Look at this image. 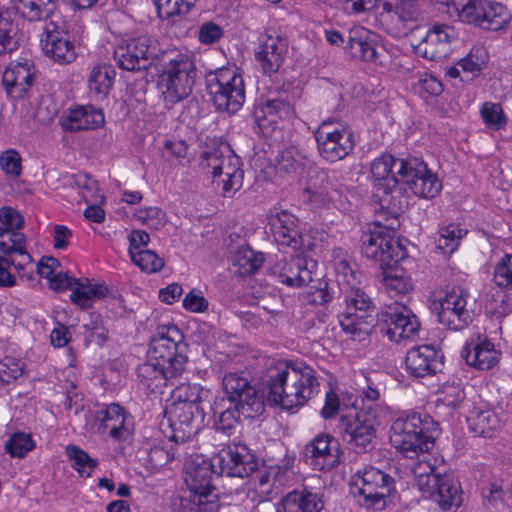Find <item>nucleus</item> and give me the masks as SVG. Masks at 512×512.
Here are the masks:
<instances>
[{
  "label": "nucleus",
  "mask_w": 512,
  "mask_h": 512,
  "mask_svg": "<svg viewBox=\"0 0 512 512\" xmlns=\"http://www.w3.org/2000/svg\"><path fill=\"white\" fill-rule=\"evenodd\" d=\"M305 455L314 469H331L339 463L338 441L328 434L317 435L306 445Z\"/></svg>",
  "instance_id": "obj_26"
},
{
  "label": "nucleus",
  "mask_w": 512,
  "mask_h": 512,
  "mask_svg": "<svg viewBox=\"0 0 512 512\" xmlns=\"http://www.w3.org/2000/svg\"><path fill=\"white\" fill-rule=\"evenodd\" d=\"M467 234V230L459 224L451 223L440 228L437 247L444 253H452L459 246L460 240Z\"/></svg>",
  "instance_id": "obj_53"
},
{
  "label": "nucleus",
  "mask_w": 512,
  "mask_h": 512,
  "mask_svg": "<svg viewBox=\"0 0 512 512\" xmlns=\"http://www.w3.org/2000/svg\"><path fill=\"white\" fill-rule=\"evenodd\" d=\"M346 48L351 57L365 62H376L379 59L381 49L377 44L375 35L361 26L349 30Z\"/></svg>",
  "instance_id": "obj_29"
},
{
  "label": "nucleus",
  "mask_w": 512,
  "mask_h": 512,
  "mask_svg": "<svg viewBox=\"0 0 512 512\" xmlns=\"http://www.w3.org/2000/svg\"><path fill=\"white\" fill-rule=\"evenodd\" d=\"M66 452L72 462V467L78 471L80 476H91L94 468L98 465L96 459L91 458L87 452L74 445L68 446Z\"/></svg>",
  "instance_id": "obj_54"
},
{
  "label": "nucleus",
  "mask_w": 512,
  "mask_h": 512,
  "mask_svg": "<svg viewBox=\"0 0 512 512\" xmlns=\"http://www.w3.org/2000/svg\"><path fill=\"white\" fill-rule=\"evenodd\" d=\"M420 455L421 458L412 467V473L418 489L423 493H431L441 474L436 473V467L432 464V457L428 452L419 453Z\"/></svg>",
  "instance_id": "obj_43"
},
{
  "label": "nucleus",
  "mask_w": 512,
  "mask_h": 512,
  "mask_svg": "<svg viewBox=\"0 0 512 512\" xmlns=\"http://www.w3.org/2000/svg\"><path fill=\"white\" fill-rule=\"evenodd\" d=\"M465 399L464 389L460 384L445 383L437 396V406H445L453 410L458 409Z\"/></svg>",
  "instance_id": "obj_55"
},
{
  "label": "nucleus",
  "mask_w": 512,
  "mask_h": 512,
  "mask_svg": "<svg viewBox=\"0 0 512 512\" xmlns=\"http://www.w3.org/2000/svg\"><path fill=\"white\" fill-rule=\"evenodd\" d=\"M468 293L460 288L447 291L435 303L438 320L452 330L465 328L473 318L472 310L468 308Z\"/></svg>",
  "instance_id": "obj_17"
},
{
  "label": "nucleus",
  "mask_w": 512,
  "mask_h": 512,
  "mask_svg": "<svg viewBox=\"0 0 512 512\" xmlns=\"http://www.w3.org/2000/svg\"><path fill=\"white\" fill-rule=\"evenodd\" d=\"M381 268L380 282L390 297H401L412 292V279L403 267L389 263Z\"/></svg>",
  "instance_id": "obj_36"
},
{
  "label": "nucleus",
  "mask_w": 512,
  "mask_h": 512,
  "mask_svg": "<svg viewBox=\"0 0 512 512\" xmlns=\"http://www.w3.org/2000/svg\"><path fill=\"white\" fill-rule=\"evenodd\" d=\"M417 16L418 6L414 0H395L384 4L381 19L387 32L398 37L406 34Z\"/></svg>",
  "instance_id": "obj_22"
},
{
  "label": "nucleus",
  "mask_w": 512,
  "mask_h": 512,
  "mask_svg": "<svg viewBox=\"0 0 512 512\" xmlns=\"http://www.w3.org/2000/svg\"><path fill=\"white\" fill-rule=\"evenodd\" d=\"M453 37L452 27L441 24L434 25L415 46L416 53L426 59L440 61L448 56Z\"/></svg>",
  "instance_id": "obj_25"
},
{
  "label": "nucleus",
  "mask_w": 512,
  "mask_h": 512,
  "mask_svg": "<svg viewBox=\"0 0 512 512\" xmlns=\"http://www.w3.org/2000/svg\"><path fill=\"white\" fill-rule=\"evenodd\" d=\"M134 218L149 229L158 230L166 223V214L159 207L140 208L134 213Z\"/></svg>",
  "instance_id": "obj_60"
},
{
  "label": "nucleus",
  "mask_w": 512,
  "mask_h": 512,
  "mask_svg": "<svg viewBox=\"0 0 512 512\" xmlns=\"http://www.w3.org/2000/svg\"><path fill=\"white\" fill-rule=\"evenodd\" d=\"M161 17L185 15L195 6L197 0H152Z\"/></svg>",
  "instance_id": "obj_57"
},
{
  "label": "nucleus",
  "mask_w": 512,
  "mask_h": 512,
  "mask_svg": "<svg viewBox=\"0 0 512 512\" xmlns=\"http://www.w3.org/2000/svg\"><path fill=\"white\" fill-rule=\"evenodd\" d=\"M489 61L488 51L481 45L473 46L469 53L458 61L459 67L462 69V73L466 74V77L473 79L480 75L482 70L487 66Z\"/></svg>",
  "instance_id": "obj_50"
},
{
  "label": "nucleus",
  "mask_w": 512,
  "mask_h": 512,
  "mask_svg": "<svg viewBox=\"0 0 512 512\" xmlns=\"http://www.w3.org/2000/svg\"><path fill=\"white\" fill-rule=\"evenodd\" d=\"M170 368L148 356V360L138 367V376L141 382L151 391L160 389L178 378L180 375H170Z\"/></svg>",
  "instance_id": "obj_41"
},
{
  "label": "nucleus",
  "mask_w": 512,
  "mask_h": 512,
  "mask_svg": "<svg viewBox=\"0 0 512 512\" xmlns=\"http://www.w3.org/2000/svg\"><path fill=\"white\" fill-rule=\"evenodd\" d=\"M231 155H235L227 143H220L216 147H212L202 153L201 166L203 169H211V175L213 182L226 168L227 159H230Z\"/></svg>",
  "instance_id": "obj_46"
},
{
  "label": "nucleus",
  "mask_w": 512,
  "mask_h": 512,
  "mask_svg": "<svg viewBox=\"0 0 512 512\" xmlns=\"http://www.w3.org/2000/svg\"><path fill=\"white\" fill-rule=\"evenodd\" d=\"M71 301L82 309L90 308L94 301L104 298L108 289L105 285L93 282L88 278L76 279L71 277L70 285Z\"/></svg>",
  "instance_id": "obj_38"
},
{
  "label": "nucleus",
  "mask_w": 512,
  "mask_h": 512,
  "mask_svg": "<svg viewBox=\"0 0 512 512\" xmlns=\"http://www.w3.org/2000/svg\"><path fill=\"white\" fill-rule=\"evenodd\" d=\"M431 497L442 511H453L462 504V488L458 480L450 475H441L431 493Z\"/></svg>",
  "instance_id": "obj_32"
},
{
  "label": "nucleus",
  "mask_w": 512,
  "mask_h": 512,
  "mask_svg": "<svg viewBox=\"0 0 512 512\" xmlns=\"http://www.w3.org/2000/svg\"><path fill=\"white\" fill-rule=\"evenodd\" d=\"M293 108L289 102L282 99H269L255 106L254 117L260 129L276 125L279 120L289 119Z\"/></svg>",
  "instance_id": "obj_37"
},
{
  "label": "nucleus",
  "mask_w": 512,
  "mask_h": 512,
  "mask_svg": "<svg viewBox=\"0 0 512 512\" xmlns=\"http://www.w3.org/2000/svg\"><path fill=\"white\" fill-rule=\"evenodd\" d=\"M461 355L469 366L478 370H489L498 363L501 353L491 341L483 339L467 343Z\"/></svg>",
  "instance_id": "obj_31"
},
{
  "label": "nucleus",
  "mask_w": 512,
  "mask_h": 512,
  "mask_svg": "<svg viewBox=\"0 0 512 512\" xmlns=\"http://www.w3.org/2000/svg\"><path fill=\"white\" fill-rule=\"evenodd\" d=\"M404 178L411 191L418 197L435 198L442 190V183L435 173L428 169L427 164L416 157H409L404 163Z\"/></svg>",
  "instance_id": "obj_19"
},
{
  "label": "nucleus",
  "mask_w": 512,
  "mask_h": 512,
  "mask_svg": "<svg viewBox=\"0 0 512 512\" xmlns=\"http://www.w3.org/2000/svg\"><path fill=\"white\" fill-rule=\"evenodd\" d=\"M43 53L59 63H71L76 58L74 44L70 41L66 21L55 17L45 23L40 38Z\"/></svg>",
  "instance_id": "obj_15"
},
{
  "label": "nucleus",
  "mask_w": 512,
  "mask_h": 512,
  "mask_svg": "<svg viewBox=\"0 0 512 512\" xmlns=\"http://www.w3.org/2000/svg\"><path fill=\"white\" fill-rule=\"evenodd\" d=\"M102 110L93 106H80L70 109L61 119V127L65 131L76 132L80 130L96 129L104 124Z\"/></svg>",
  "instance_id": "obj_34"
},
{
  "label": "nucleus",
  "mask_w": 512,
  "mask_h": 512,
  "mask_svg": "<svg viewBox=\"0 0 512 512\" xmlns=\"http://www.w3.org/2000/svg\"><path fill=\"white\" fill-rule=\"evenodd\" d=\"M212 393L209 389L199 384H181L177 386L171 395L173 402L204 406L210 402Z\"/></svg>",
  "instance_id": "obj_49"
},
{
  "label": "nucleus",
  "mask_w": 512,
  "mask_h": 512,
  "mask_svg": "<svg viewBox=\"0 0 512 512\" xmlns=\"http://www.w3.org/2000/svg\"><path fill=\"white\" fill-rule=\"evenodd\" d=\"M167 413L173 431L171 438L175 443H185L197 433L204 418V406L172 401Z\"/></svg>",
  "instance_id": "obj_18"
},
{
  "label": "nucleus",
  "mask_w": 512,
  "mask_h": 512,
  "mask_svg": "<svg viewBox=\"0 0 512 512\" xmlns=\"http://www.w3.org/2000/svg\"><path fill=\"white\" fill-rule=\"evenodd\" d=\"M319 155L329 163L346 158L355 147L352 129L343 121L326 119L314 132Z\"/></svg>",
  "instance_id": "obj_9"
},
{
  "label": "nucleus",
  "mask_w": 512,
  "mask_h": 512,
  "mask_svg": "<svg viewBox=\"0 0 512 512\" xmlns=\"http://www.w3.org/2000/svg\"><path fill=\"white\" fill-rule=\"evenodd\" d=\"M480 113L483 122L489 129L500 130L506 125V117L498 104L490 102L484 103Z\"/></svg>",
  "instance_id": "obj_63"
},
{
  "label": "nucleus",
  "mask_w": 512,
  "mask_h": 512,
  "mask_svg": "<svg viewBox=\"0 0 512 512\" xmlns=\"http://www.w3.org/2000/svg\"><path fill=\"white\" fill-rule=\"evenodd\" d=\"M185 483L190 491L191 512H218L219 505L212 484L214 465L203 455L191 456L184 464Z\"/></svg>",
  "instance_id": "obj_4"
},
{
  "label": "nucleus",
  "mask_w": 512,
  "mask_h": 512,
  "mask_svg": "<svg viewBox=\"0 0 512 512\" xmlns=\"http://www.w3.org/2000/svg\"><path fill=\"white\" fill-rule=\"evenodd\" d=\"M321 496L307 488L293 490L277 504L276 512H320L323 509Z\"/></svg>",
  "instance_id": "obj_35"
},
{
  "label": "nucleus",
  "mask_w": 512,
  "mask_h": 512,
  "mask_svg": "<svg viewBox=\"0 0 512 512\" xmlns=\"http://www.w3.org/2000/svg\"><path fill=\"white\" fill-rule=\"evenodd\" d=\"M317 262L304 256H295L282 260L273 267V273L279 281L290 287H302L313 280Z\"/></svg>",
  "instance_id": "obj_23"
},
{
  "label": "nucleus",
  "mask_w": 512,
  "mask_h": 512,
  "mask_svg": "<svg viewBox=\"0 0 512 512\" xmlns=\"http://www.w3.org/2000/svg\"><path fill=\"white\" fill-rule=\"evenodd\" d=\"M24 224L22 215L11 207L0 209V251L4 254L22 249L26 244L25 235L21 232Z\"/></svg>",
  "instance_id": "obj_24"
},
{
  "label": "nucleus",
  "mask_w": 512,
  "mask_h": 512,
  "mask_svg": "<svg viewBox=\"0 0 512 512\" xmlns=\"http://www.w3.org/2000/svg\"><path fill=\"white\" fill-rule=\"evenodd\" d=\"M362 251L367 258L381 263H397L404 257V251L394 229L375 224L362 236Z\"/></svg>",
  "instance_id": "obj_14"
},
{
  "label": "nucleus",
  "mask_w": 512,
  "mask_h": 512,
  "mask_svg": "<svg viewBox=\"0 0 512 512\" xmlns=\"http://www.w3.org/2000/svg\"><path fill=\"white\" fill-rule=\"evenodd\" d=\"M482 503L489 511H497L503 505L505 491L500 481L490 482L481 491Z\"/></svg>",
  "instance_id": "obj_59"
},
{
  "label": "nucleus",
  "mask_w": 512,
  "mask_h": 512,
  "mask_svg": "<svg viewBox=\"0 0 512 512\" xmlns=\"http://www.w3.org/2000/svg\"><path fill=\"white\" fill-rule=\"evenodd\" d=\"M130 257L135 265L147 273L158 272L164 266V260L152 250L145 249L136 251L133 255H130Z\"/></svg>",
  "instance_id": "obj_61"
},
{
  "label": "nucleus",
  "mask_w": 512,
  "mask_h": 512,
  "mask_svg": "<svg viewBox=\"0 0 512 512\" xmlns=\"http://www.w3.org/2000/svg\"><path fill=\"white\" fill-rule=\"evenodd\" d=\"M404 163H408V158L400 159L383 153L375 158L370 165L374 197L378 199L381 207L391 209L394 213L402 210L400 191L397 185L404 178Z\"/></svg>",
  "instance_id": "obj_5"
},
{
  "label": "nucleus",
  "mask_w": 512,
  "mask_h": 512,
  "mask_svg": "<svg viewBox=\"0 0 512 512\" xmlns=\"http://www.w3.org/2000/svg\"><path fill=\"white\" fill-rule=\"evenodd\" d=\"M268 401L284 409L304 406L319 392L315 370L303 362L278 361L267 368Z\"/></svg>",
  "instance_id": "obj_2"
},
{
  "label": "nucleus",
  "mask_w": 512,
  "mask_h": 512,
  "mask_svg": "<svg viewBox=\"0 0 512 512\" xmlns=\"http://www.w3.org/2000/svg\"><path fill=\"white\" fill-rule=\"evenodd\" d=\"M334 192H330L326 186L308 185L302 194L305 202L309 203L314 209L329 207L334 199Z\"/></svg>",
  "instance_id": "obj_56"
},
{
  "label": "nucleus",
  "mask_w": 512,
  "mask_h": 512,
  "mask_svg": "<svg viewBox=\"0 0 512 512\" xmlns=\"http://www.w3.org/2000/svg\"><path fill=\"white\" fill-rule=\"evenodd\" d=\"M183 341L181 331L172 324L160 325L153 337L148 356L164 365L170 370V375H182L187 362L186 356L179 352V345Z\"/></svg>",
  "instance_id": "obj_11"
},
{
  "label": "nucleus",
  "mask_w": 512,
  "mask_h": 512,
  "mask_svg": "<svg viewBox=\"0 0 512 512\" xmlns=\"http://www.w3.org/2000/svg\"><path fill=\"white\" fill-rule=\"evenodd\" d=\"M385 336L397 344H405L418 337L420 322L406 306H390L381 313Z\"/></svg>",
  "instance_id": "obj_16"
},
{
  "label": "nucleus",
  "mask_w": 512,
  "mask_h": 512,
  "mask_svg": "<svg viewBox=\"0 0 512 512\" xmlns=\"http://www.w3.org/2000/svg\"><path fill=\"white\" fill-rule=\"evenodd\" d=\"M96 420L102 433L108 434L115 441H126L133 434V416L117 403H111L99 410Z\"/></svg>",
  "instance_id": "obj_21"
},
{
  "label": "nucleus",
  "mask_w": 512,
  "mask_h": 512,
  "mask_svg": "<svg viewBox=\"0 0 512 512\" xmlns=\"http://www.w3.org/2000/svg\"><path fill=\"white\" fill-rule=\"evenodd\" d=\"M116 77L115 69L107 63H98L91 67L88 75V89L95 98L105 99L114 83Z\"/></svg>",
  "instance_id": "obj_40"
},
{
  "label": "nucleus",
  "mask_w": 512,
  "mask_h": 512,
  "mask_svg": "<svg viewBox=\"0 0 512 512\" xmlns=\"http://www.w3.org/2000/svg\"><path fill=\"white\" fill-rule=\"evenodd\" d=\"M114 59L121 69L145 70L158 60L156 42L148 36L124 38L115 47Z\"/></svg>",
  "instance_id": "obj_13"
},
{
  "label": "nucleus",
  "mask_w": 512,
  "mask_h": 512,
  "mask_svg": "<svg viewBox=\"0 0 512 512\" xmlns=\"http://www.w3.org/2000/svg\"><path fill=\"white\" fill-rule=\"evenodd\" d=\"M57 10V0H20L18 11L29 22H46L62 17Z\"/></svg>",
  "instance_id": "obj_42"
},
{
  "label": "nucleus",
  "mask_w": 512,
  "mask_h": 512,
  "mask_svg": "<svg viewBox=\"0 0 512 512\" xmlns=\"http://www.w3.org/2000/svg\"><path fill=\"white\" fill-rule=\"evenodd\" d=\"M184 443L175 441L169 437L168 441L162 446H154L150 449L148 457L150 463L155 468H160L181 455V447Z\"/></svg>",
  "instance_id": "obj_52"
},
{
  "label": "nucleus",
  "mask_w": 512,
  "mask_h": 512,
  "mask_svg": "<svg viewBox=\"0 0 512 512\" xmlns=\"http://www.w3.org/2000/svg\"><path fill=\"white\" fill-rule=\"evenodd\" d=\"M33 82L34 71L28 62L11 63L2 76V83L7 95L15 100L28 96Z\"/></svg>",
  "instance_id": "obj_27"
},
{
  "label": "nucleus",
  "mask_w": 512,
  "mask_h": 512,
  "mask_svg": "<svg viewBox=\"0 0 512 512\" xmlns=\"http://www.w3.org/2000/svg\"><path fill=\"white\" fill-rule=\"evenodd\" d=\"M263 261L262 253L255 252L249 247H241L234 256L233 265L237 267V273L244 276L255 273L262 266Z\"/></svg>",
  "instance_id": "obj_51"
},
{
  "label": "nucleus",
  "mask_w": 512,
  "mask_h": 512,
  "mask_svg": "<svg viewBox=\"0 0 512 512\" xmlns=\"http://www.w3.org/2000/svg\"><path fill=\"white\" fill-rule=\"evenodd\" d=\"M241 166L242 162L237 155H231L230 159H227L226 168L215 181L217 185L222 186L224 196H231L242 187L244 171Z\"/></svg>",
  "instance_id": "obj_44"
},
{
  "label": "nucleus",
  "mask_w": 512,
  "mask_h": 512,
  "mask_svg": "<svg viewBox=\"0 0 512 512\" xmlns=\"http://www.w3.org/2000/svg\"><path fill=\"white\" fill-rule=\"evenodd\" d=\"M206 86L218 110L235 113L244 104V81L235 66L222 67L208 73Z\"/></svg>",
  "instance_id": "obj_8"
},
{
  "label": "nucleus",
  "mask_w": 512,
  "mask_h": 512,
  "mask_svg": "<svg viewBox=\"0 0 512 512\" xmlns=\"http://www.w3.org/2000/svg\"><path fill=\"white\" fill-rule=\"evenodd\" d=\"M431 423L413 413L397 418L390 428V443L405 457H418L419 453L429 452L434 446V436L429 431Z\"/></svg>",
  "instance_id": "obj_6"
},
{
  "label": "nucleus",
  "mask_w": 512,
  "mask_h": 512,
  "mask_svg": "<svg viewBox=\"0 0 512 512\" xmlns=\"http://www.w3.org/2000/svg\"><path fill=\"white\" fill-rule=\"evenodd\" d=\"M389 414L384 403H371L362 407L353 418L344 421L347 442L358 452H367L373 447L376 429Z\"/></svg>",
  "instance_id": "obj_10"
},
{
  "label": "nucleus",
  "mask_w": 512,
  "mask_h": 512,
  "mask_svg": "<svg viewBox=\"0 0 512 512\" xmlns=\"http://www.w3.org/2000/svg\"><path fill=\"white\" fill-rule=\"evenodd\" d=\"M39 275L46 278L51 289L55 291L67 290L71 282V276L63 273L60 264L53 257L43 258L37 265Z\"/></svg>",
  "instance_id": "obj_47"
},
{
  "label": "nucleus",
  "mask_w": 512,
  "mask_h": 512,
  "mask_svg": "<svg viewBox=\"0 0 512 512\" xmlns=\"http://www.w3.org/2000/svg\"><path fill=\"white\" fill-rule=\"evenodd\" d=\"M229 403L238 411V414H242L245 418L257 417L265 411L264 397L254 386Z\"/></svg>",
  "instance_id": "obj_45"
},
{
  "label": "nucleus",
  "mask_w": 512,
  "mask_h": 512,
  "mask_svg": "<svg viewBox=\"0 0 512 512\" xmlns=\"http://www.w3.org/2000/svg\"><path fill=\"white\" fill-rule=\"evenodd\" d=\"M288 46L285 39L279 35H268L256 51V59L264 73L270 74L279 70Z\"/></svg>",
  "instance_id": "obj_30"
},
{
  "label": "nucleus",
  "mask_w": 512,
  "mask_h": 512,
  "mask_svg": "<svg viewBox=\"0 0 512 512\" xmlns=\"http://www.w3.org/2000/svg\"><path fill=\"white\" fill-rule=\"evenodd\" d=\"M493 281L499 288L512 290V254H505L496 263Z\"/></svg>",
  "instance_id": "obj_62"
},
{
  "label": "nucleus",
  "mask_w": 512,
  "mask_h": 512,
  "mask_svg": "<svg viewBox=\"0 0 512 512\" xmlns=\"http://www.w3.org/2000/svg\"><path fill=\"white\" fill-rule=\"evenodd\" d=\"M458 18L481 29L499 31L510 22L511 14L503 3L495 0H465L458 8Z\"/></svg>",
  "instance_id": "obj_12"
},
{
  "label": "nucleus",
  "mask_w": 512,
  "mask_h": 512,
  "mask_svg": "<svg viewBox=\"0 0 512 512\" xmlns=\"http://www.w3.org/2000/svg\"><path fill=\"white\" fill-rule=\"evenodd\" d=\"M244 447H229L214 455L211 460L214 465V472L217 476H229L243 478L248 475V470L243 455L240 451Z\"/></svg>",
  "instance_id": "obj_33"
},
{
  "label": "nucleus",
  "mask_w": 512,
  "mask_h": 512,
  "mask_svg": "<svg viewBox=\"0 0 512 512\" xmlns=\"http://www.w3.org/2000/svg\"><path fill=\"white\" fill-rule=\"evenodd\" d=\"M311 165L312 161L305 151L297 146H289L279 152L276 160V171L280 175L298 177Z\"/></svg>",
  "instance_id": "obj_39"
},
{
  "label": "nucleus",
  "mask_w": 512,
  "mask_h": 512,
  "mask_svg": "<svg viewBox=\"0 0 512 512\" xmlns=\"http://www.w3.org/2000/svg\"><path fill=\"white\" fill-rule=\"evenodd\" d=\"M35 444L31 435L18 432L13 434L6 442L5 448L13 457L22 458L34 448Z\"/></svg>",
  "instance_id": "obj_64"
},
{
  "label": "nucleus",
  "mask_w": 512,
  "mask_h": 512,
  "mask_svg": "<svg viewBox=\"0 0 512 512\" xmlns=\"http://www.w3.org/2000/svg\"><path fill=\"white\" fill-rule=\"evenodd\" d=\"M268 224L275 242L293 251H303L305 245L297 230L298 219L287 210L273 208L268 214Z\"/></svg>",
  "instance_id": "obj_20"
},
{
  "label": "nucleus",
  "mask_w": 512,
  "mask_h": 512,
  "mask_svg": "<svg viewBox=\"0 0 512 512\" xmlns=\"http://www.w3.org/2000/svg\"><path fill=\"white\" fill-rule=\"evenodd\" d=\"M393 487V478L372 466L358 470L350 479V494L367 509L385 508Z\"/></svg>",
  "instance_id": "obj_7"
},
{
  "label": "nucleus",
  "mask_w": 512,
  "mask_h": 512,
  "mask_svg": "<svg viewBox=\"0 0 512 512\" xmlns=\"http://www.w3.org/2000/svg\"><path fill=\"white\" fill-rule=\"evenodd\" d=\"M467 422L472 432L483 437H490L500 426V420L495 412L478 408L470 412Z\"/></svg>",
  "instance_id": "obj_48"
},
{
  "label": "nucleus",
  "mask_w": 512,
  "mask_h": 512,
  "mask_svg": "<svg viewBox=\"0 0 512 512\" xmlns=\"http://www.w3.org/2000/svg\"><path fill=\"white\" fill-rule=\"evenodd\" d=\"M223 389L228 401L235 400V397H240L244 391L252 385L243 373L231 372L224 376L222 380Z\"/></svg>",
  "instance_id": "obj_58"
},
{
  "label": "nucleus",
  "mask_w": 512,
  "mask_h": 512,
  "mask_svg": "<svg viewBox=\"0 0 512 512\" xmlns=\"http://www.w3.org/2000/svg\"><path fill=\"white\" fill-rule=\"evenodd\" d=\"M163 60L158 85L165 103L173 105L192 91L197 74L194 56L189 51H170L163 54Z\"/></svg>",
  "instance_id": "obj_3"
},
{
  "label": "nucleus",
  "mask_w": 512,
  "mask_h": 512,
  "mask_svg": "<svg viewBox=\"0 0 512 512\" xmlns=\"http://www.w3.org/2000/svg\"><path fill=\"white\" fill-rule=\"evenodd\" d=\"M405 364L408 373L416 378L434 375L442 366L439 351L430 345L410 349Z\"/></svg>",
  "instance_id": "obj_28"
},
{
  "label": "nucleus",
  "mask_w": 512,
  "mask_h": 512,
  "mask_svg": "<svg viewBox=\"0 0 512 512\" xmlns=\"http://www.w3.org/2000/svg\"><path fill=\"white\" fill-rule=\"evenodd\" d=\"M342 250L333 251L336 281L344 294V308L339 314L342 330L354 340H364L372 330L374 318L370 298L360 289V275L352 263L341 256Z\"/></svg>",
  "instance_id": "obj_1"
}]
</instances>
